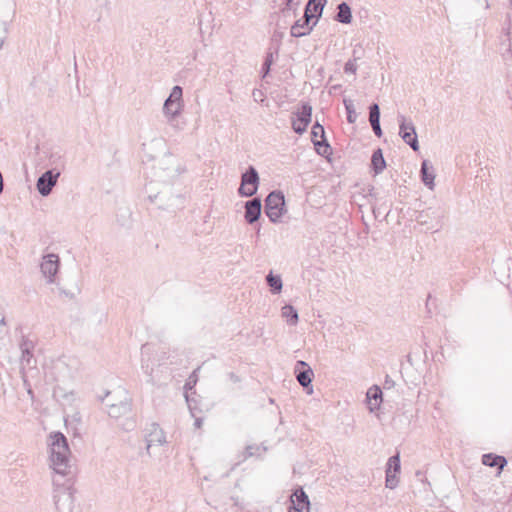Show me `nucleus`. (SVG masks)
<instances>
[{
  "mask_svg": "<svg viewBox=\"0 0 512 512\" xmlns=\"http://www.w3.org/2000/svg\"><path fill=\"white\" fill-rule=\"evenodd\" d=\"M50 438V467L60 475L66 476L70 472V449L67 438L61 432H53Z\"/></svg>",
  "mask_w": 512,
  "mask_h": 512,
  "instance_id": "f257e3e1",
  "label": "nucleus"
},
{
  "mask_svg": "<svg viewBox=\"0 0 512 512\" xmlns=\"http://www.w3.org/2000/svg\"><path fill=\"white\" fill-rule=\"evenodd\" d=\"M104 403L107 413L112 418H120L131 412V399L125 389L118 388L114 391H107L105 396L100 398Z\"/></svg>",
  "mask_w": 512,
  "mask_h": 512,
  "instance_id": "f03ea898",
  "label": "nucleus"
},
{
  "mask_svg": "<svg viewBox=\"0 0 512 512\" xmlns=\"http://www.w3.org/2000/svg\"><path fill=\"white\" fill-rule=\"evenodd\" d=\"M285 196L282 191L274 190L265 199V214L272 223H278L286 212Z\"/></svg>",
  "mask_w": 512,
  "mask_h": 512,
  "instance_id": "7ed1b4c3",
  "label": "nucleus"
},
{
  "mask_svg": "<svg viewBox=\"0 0 512 512\" xmlns=\"http://www.w3.org/2000/svg\"><path fill=\"white\" fill-rule=\"evenodd\" d=\"M182 93V88L176 85L172 88L170 95L164 101L163 113L167 118V122L170 124L181 113L183 107Z\"/></svg>",
  "mask_w": 512,
  "mask_h": 512,
  "instance_id": "20e7f679",
  "label": "nucleus"
},
{
  "mask_svg": "<svg viewBox=\"0 0 512 512\" xmlns=\"http://www.w3.org/2000/svg\"><path fill=\"white\" fill-rule=\"evenodd\" d=\"M313 108L310 103L302 102L300 109L292 113L291 125L293 131L302 135L307 131V128L312 120Z\"/></svg>",
  "mask_w": 512,
  "mask_h": 512,
  "instance_id": "39448f33",
  "label": "nucleus"
},
{
  "mask_svg": "<svg viewBox=\"0 0 512 512\" xmlns=\"http://www.w3.org/2000/svg\"><path fill=\"white\" fill-rule=\"evenodd\" d=\"M260 178L256 168L250 165L241 175V184L238 188V194L241 197L254 196L259 187Z\"/></svg>",
  "mask_w": 512,
  "mask_h": 512,
  "instance_id": "423d86ee",
  "label": "nucleus"
},
{
  "mask_svg": "<svg viewBox=\"0 0 512 512\" xmlns=\"http://www.w3.org/2000/svg\"><path fill=\"white\" fill-rule=\"evenodd\" d=\"M398 122L399 136L413 151H418L420 146L413 122L408 120L404 115L398 116Z\"/></svg>",
  "mask_w": 512,
  "mask_h": 512,
  "instance_id": "0eeeda50",
  "label": "nucleus"
},
{
  "mask_svg": "<svg viewBox=\"0 0 512 512\" xmlns=\"http://www.w3.org/2000/svg\"><path fill=\"white\" fill-rule=\"evenodd\" d=\"M60 174V170L57 169H49L42 173L36 182V189L38 193L43 197L50 195L52 189L58 182Z\"/></svg>",
  "mask_w": 512,
  "mask_h": 512,
  "instance_id": "6e6552de",
  "label": "nucleus"
},
{
  "mask_svg": "<svg viewBox=\"0 0 512 512\" xmlns=\"http://www.w3.org/2000/svg\"><path fill=\"white\" fill-rule=\"evenodd\" d=\"M317 23L318 22L312 18L311 14L304 12L303 16L296 20L295 23L291 26V36L296 38L306 36L310 34Z\"/></svg>",
  "mask_w": 512,
  "mask_h": 512,
  "instance_id": "1a4fd4ad",
  "label": "nucleus"
},
{
  "mask_svg": "<svg viewBox=\"0 0 512 512\" xmlns=\"http://www.w3.org/2000/svg\"><path fill=\"white\" fill-rule=\"evenodd\" d=\"M401 464H400V455L399 453L391 456L388 459L386 465V487L389 489H394L398 485L397 475L400 473Z\"/></svg>",
  "mask_w": 512,
  "mask_h": 512,
  "instance_id": "9d476101",
  "label": "nucleus"
},
{
  "mask_svg": "<svg viewBox=\"0 0 512 512\" xmlns=\"http://www.w3.org/2000/svg\"><path fill=\"white\" fill-rule=\"evenodd\" d=\"M290 502L288 512H310V500L302 487L294 490Z\"/></svg>",
  "mask_w": 512,
  "mask_h": 512,
  "instance_id": "9b49d317",
  "label": "nucleus"
},
{
  "mask_svg": "<svg viewBox=\"0 0 512 512\" xmlns=\"http://www.w3.org/2000/svg\"><path fill=\"white\" fill-rule=\"evenodd\" d=\"M54 504L57 512H72L74 508V497L70 491L61 488L54 493Z\"/></svg>",
  "mask_w": 512,
  "mask_h": 512,
  "instance_id": "f8f14e48",
  "label": "nucleus"
},
{
  "mask_svg": "<svg viewBox=\"0 0 512 512\" xmlns=\"http://www.w3.org/2000/svg\"><path fill=\"white\" fill-rule=\"evenodd\" d=\"M295 375L297 381L303 388L310 387L308 393H311V383L314 376L312 368L305 361L299 360L295 365Z\"/></svg>",
  "mask_w": 512,
  "mask_h": 512,
  "instance_id": "ddd939ff",
  "label": "nucleus"
},
{
  "mask_svg": "<svg viewBox=\"0 0 512 512\" xmlns=\"http://www.w3.org/2000/svg\"><path fill=\"white\" fill-rule=\"evenodd\" d=\"M146 441V452L150 455V449L155 445H163L166 443V437L164 431L160 428L157 423H151L148 429V433L145 436Z\"/></svg>",
  "mask_w": 512,
  "mask_h": 512,
  "instance_id": "4468645a",
  "label": "nucleus"
},
{
  "mask_svg": "<svg viewBox=\"0 0 512 512\" xmlns=\"http://www.w3.org/2000/svg\"><path fill=\"white\" fill-rule=\"evenodd\" d=\"M59 264L60 260L56 254L51 253L43 257L40 268L44 276L48 278L49 283L54 281L53 279L59 270Z\"/></svg>",
  "mask_w": 512,
  "mask_h": 512,
  "instance_id": "2eb2a0df",
  "label": "nucleus"
},
{
  "mask_svg": "<svg viewBox=\"0 0 512 512\" xmlns=\"http://www.w3.org/2000/svg\"><path fill=\"white\" fill-rule=\"evenodd\" d=\"M245 213L244 218L248 224H253L257 222L261 216L262 211V203L261 199L255 197L251 200L245 202L244 205Z\"/></svg>",
  "mask_w": 512,
  "mask_h": 512,
  "instance_id": "dca6fc26",
  "label": "nucleus"
},
{
  "mask_svg": "<svg viewBox=\"0 0 512 512\" xmlns=\"http://www.w3.org/2000/svg\"><path fill=\"white\" fill-rule=\"evenodd\" d=\"M380 107L377 103H372L369 106V122L374 134L377 137H382L383 132L380 125Z\"/></svg>",
  "mask_w": 512,
  "mask_h": 512,
  "instance_id": "f3484780",
  "label": "nucleus"
},
{
  "mask_svg": "<svg viewBox=\"0 0 512 512\" xmlns=\"http://www.w3.org/2000/svg\"><path fill=\"white\" fill-rule=\"evenodd\" d=\"M382 396L383 393L379 386L374 385L368 389L366 397L371 412L377 410L380 407Z\"/></svg>",
  "mask_w": 512,
  "mask_h": 512,
  "instance_id": "a211bd4d",
  "label": "nucleus"
},
{
  "mask_svg": "<svg viewBox=\"0 0 512 512\" xmlns=\"http://www.w3.org/2000/svg\"><path fill=\"white\" fill-rule=\"evenodd\" d=\"M421 180L423 184L432 189L434 187L435 173L433 166L430 165L428 160H423L420 169Z\"/></svg>",
  "mask_w": 512,
  "mask_h": 512,
  "instance_id": "6ab92c4d",
  "label": "nucleus"
},
{
  "mask_svg": "<svg viewBox=\"0 0 512 512\" xmlns=\"http://www.w3.org/2000/svg\"><path fill=\"white\" fill-rule=\"evenodd\" d=\"M482 463L488 467H497L498 474H500L504 467L507 465V459L501 455L487 453L482 456Z\"/></svg>",
  "mask_w": 512,
  "mask_h": 512,
  "instance_id": "aec40b11",
  "label": "nucleus"
},
{
  "mask_svg": "<svg viewBox=\"0 0 512 512\" xmlns=\"http://www.w3.org/2000/svg\"><path fill=\"white\" fill-rule=\"evenodd\" d=\"M327 0H309L305 6L304 12L311 14L312 18L318 22L322 15Z\"/></svg>",
  "mask_w": 512,
  "mask_h": 512,
  "instance_id": "412c9836",
  "label": "nucleus"
},
{
  "mask_svg": "<svg viewBox=\"0 0 512 512\" xmlns=\"http://www.w3.org/2000/svg\"><path fill=\"white\" fill-rule=\"evenodd\" d=\"M371 168L376 175L382 173L386 168V161L381 148L373 151L371 156Z\"/></svg>",
  "mask_w": 512,
  "mask_h": 512,
  "instance_id": "4be33fe9",
  "label": "nucleus"
},
{
  "mask_svg": "<svg viewBox=\"0 0 512 512\" xmlns=\"http://www.w3.org/2000/svg\"><path fill=\"white\" fill-rule=\"evenodd\" d=\"M335 20L342 24H349L352 21V11L346 2H341L337 6Z\"/></svg>",
  "mask_w": 512,
  "mask_h": 512,
  "instance_id": "5701e85b",
  "label": "nucleus"
},
{
  "mask_svg": "<svg viewBox=\"0 0 512 512\" xmlns=\"http://www.w3.org/2000/svg\"><path fill=\"white\" fill-rule=\"evenodd\" d=\"M281 312L282 317L286 319L289 325H296L298 323V311L292 305L286 304L282 307Z\"/></svg>",
  "mask_w": 512,
  "mask_h": 512,
  "instance_id": "b1692460",
  "label": "nucleus"
},
{
  "mask_svg": "<svg viewBox=\"0 0 512 512\" xmlns=\"http://www.w3.org/2000/svg\"><path fill=\"white\" fill-rule=\"evenodd\" d=\"M266 281L272 294H279L282 291L283 283L280 275L270 272L266 276Z\"/></svg>",
  "mask_w": 512,
  "mask_h": 512,
  "instance_id": "393cba45",
  "label": "nucleus"
},
{
  "mask_svg": "<svg viewBox=\"0 0 512 512\" xmlns=\"http://www.w3.org/2000/svg\"><path fill=\"white\" fill-rule=\"evenodd\" d=\"M315 148V151L318 155L323 157H328L332 154V148L330 144L328 143L327 139H322L318 141L312 142Z\"/></svg>",
  "mask_w": 512,
  "mask_h": 512,
  "instance_id": "a878e982",
  "label": "nucleus"
},
{
  "mask_svg": "<svg viewBox=\"0 0 512 512\" xmlns=\"http://www.w3.org/2000/svg\"><path fill=\"white\" fill-rule=\"evenodd\" d=\"M50 165L54 166L52 169L60 170V168L64 167L65 160L61 151H54L49 156Z\"/></svg>",
  "mask_w": 512,
  "mask_h": 512,
  "instance_id": "bb28decb",
  "label": "nucleus"
},
{
  "mask_svg": "<svg viewBox=\"0 0 512 512\" xmlns=\"http://www.w3.org/2000/svg\"><path fill=\"white\" fill-rule=\"evenodd\" d=\"M343 103L347 114V121L352 124L357 119L354 103L350 99H344Z\"/></svg>",
  "mask_w": 512,
  "mask_h": 512,
  "instance_id": "cd10ccee",
  "label": "nucleus"
},
{
  "mask_svg": "<svg viewBox=\"0 0 512 512\" xmlns=\"http://www.w3.org/2000/svg\"><path fill=\"white\" fill-rule=\"evenodd\" d=\"M318 137L320 138L319 140L326 139V134L324 127L316 121L311 129V141H318Z\"/></svg>",
  "mask_w": 512,
  "mask_h": 512,
  "instance_id": "c85d7f7f",
  "label": "nucleus"
},
{
  "mask_svg": "<svg viewBox=\"0 0 512 512\" xmlns=\"http://www.w3.org/2000/svg\"><path fill=\"white\" fill-rule=\"evenodd\" d=\"M273 61H274L273 60V53L272 52H268L266 54L265 60H264V62L262 64V68H261V73H262V77L263 78H265L270 73Z\"/></svg>",
  "mask_w": 512,
  "mask_h": 512,
  "instance_id": "c756f323",
  "label": "nucleus"
},
{
  "mask_svg": "<svg viewBox=\"0 0 512 512\" xmlns=\"http://www.w3.org/2000/svg\"><path fill=\"white\" fill-rule=\"evenodd\" d=\"M182 205H183V198L181 196H176L173 199H170V203H168L166 205H160L159 207L163 208V209L172 208L174 211L175 209L182 207Z\"/></svg>",
  "mask_w": 512,
  "mask_h": 512,
  "instance_id": "7c9ffc66",
  "label": "nucleus"
},
{
  "mask_svg": "<svg viewBox=\"0 0 512 512\" xmlns=\"http://www.w3.org/2000/svg\"><path fill=\"white\" fill-rule=\"evenodd\" d=\"M186 401H187L188 407H189V409H190V411L192 413V416L195 417V422H194L195 427L200 428L202 426L203 419L196 417L194 412H193L195 410V406L193 405V403L195 401L193 399H191L187 395H186Z\"/></svg>",
  "mask_w": 512,
  "mask_h": 512,
  "instance_id": "2f4dec72",
  "label": "nucleus"
},
{
  "mask_svg": "<svg viewBox=\"0 0 512 512\" xmlns=\"http://www.w3.org/2000/svg\"><path fill=\"white\" fill-rule=\"evenodd\" d=\"M32 359H33V352L32 351L21 352V359H20V361H21L22 370H25V368L27 366L31 365Z\"/></svg>",
  "mask_w": 512,
  "mask_h": 512,
  "instance_id": "473e14b6",
  "label": "nucleus"
},
{
  "mask_svg": "<svg viewBox=\"0 0 512 512\" xmlns=\"http://www.w3.org/2000/svg\"><path fill=\"white\" fill-rule=\"evenodd\" d=\"M33 349H34L33 341L23 336L22 340L20 342L21 352L33 351Z\"/></svg>",
  "mask_w": 512,
  "mask_h": 512,
  "instance_id": "72a5a7b5",
  "label": "nucleus"
},
{
  "mask_svg": "<svg viewBox=\"0 0 512 512\" xmlns=\"http://www.w3.org/2000/svg\"><path fill=\"white\" fill-rule=\"evenodd\" d=\"M261 447L258 445H248L245 450L244 458H249L260 454Z\"/></svg>",
  "mask_w": 512,
  "mask_h": 512,
  "instance_id": "f704fd0d",
  "label": "nucleus"
},
{
  "mask_svg": "<svg viewBox=\"0 0 512 512\" xmlns=\"http://www.w3.org/2000/svg\"><path fill=\"white\" fill-rule=\"evenodd\" d=\"M358 69V66L356 64V61L349 59L345 65H344V72L345 73H351L353 75L356 74Z\"/></svg>",
  "mask_w": 512,
  "mask_h": 512,
  "instance_id": "c9c22d12",
  "label": "nucleus"
},
{
  "mask_svg": "<svg viewBox=\"0 0 512 512\" xmlns=\"http://www.w3.org/2000/svg\"><path fill=\"white\" fill-rule=\"evenodd\" d=\"M300 4V0H286L284 12L288 10H295Z\"/></svg>",
  "mask_w": 512,
  "mask_h": 512,
  "instance_id": "e433bc0d",
  "label": "nucleus"
},
{
  "mask_svg": "<svg viewBox=\"0 0 512 512\" xmlns=\"http://www.w3.org/2000/svg\"><path fill=\"white\" fill-rule=\"evenodd\" d=\"M362 58V54H361V51L360 49H353L352 51V59L351 60H354V61H358Z\"/></svg>",
  "mask_w": 512,
  "mask_h": 512,
  "instance_id": "4c0bfd02",
  "label": "nucleus"
},
{
  "mask_svg": "<svg viewBox=\"0 0 512 512\" xmlns=\"http://www.w3.org/2000/svg\"><path fill=\"white\" fill-rule=\"evenodd\" d=\"M394 386V381L387 375L384 382V388L390 389Z\"/></svg>",
  "mask_w": 512,
  "mask_h": 512,
  "instance_id": "58836bf2",
  "label": "nucleus"
},
{
  "mask_svg": "<svg viewBox=\"0 0 512 512\" xmlns=\"http://www.w3.org/2000/svg\"><path fill=\"white\" fill-rule=\"evenodd\" d=\"M165 196H166V194H165V193L160 192V193H158V194H156V195H154V196H151V195H150V196H149V199H150L151 201H154V200H156V199H159L160 201H162V200L165 198Z\"/></svg>",
  "mask_w": 512,
  "mask_h": 512,
  "instance_id": "ea45409f",
  "label": "nucleus"
},
{
  "mask_svg": "<svg viewBox=\"0 0 512 512\" xmlns=\"http://www.w3.org/2000/svg\"><path fill=\"white\" fill-rule=\"evenodd\" d=\"M142 368L144 369V372L151 377L152 369L149 370V365L145 364L144 360H142Z\"/></svg>",
  "mask_w": 512,
  "mask_h": 512,
  "instance_id": "a19ab883",
  "label": "nucleus"
},
{
  "mask_svg": "<svg viewBox=\"0 0 512 512\" xmlns=\"http://www.w3.org/2000/svg\"><path fill=\"white\" fill-rule=\"evenodd\" d=\"M229 377L233 382L239 381V377L237 375H235L233 372L229 373Z\"/></svg>",
  "mask_w": 512,
  "mask_h": 512,
  "instance_id": "79ce46f5",
  "label": "nucleus"
},
{
  "mask_svg": "<svg viewBox=\"0 0 512 512\" xmlns=\"http://www.w3.org/2000/svg\"><path fill=\"white\" fill-rule=\"evenodd\" d=\"M443 217V213L439 210H435V218L438 220Z\"/></svg>",
  "mask_w": 512,
  "mask_h": 512,
  "instance_id": "37998d69",
  "label": "nucleus"
},
{
  "mask_svg": "<svg viewBox=\"0 0 512 512\" xmlns=\"http://www.w3.org/2000/svg\"><path fill=\"white\" fill-rule=\"evenodd\" d=\"M110 400L112 401V403H118L119 398H118V396H111Z\"/></svg>",
  "mask_w": 512,
  "mask_h": 512,
  "instance_id": "c03bdc74",
  "label": "nucleus"
},
{
  "mask_svg": "<svg viewBox=\"0 0 512 512\" xmlns=\"http://www.w3.org/2000/svg\"><path fill=\"white\" fill-rule=\"evenodd\" d=\"M5 324H6L5 317H2L0 320V325H5Z\"/></svg>",
  "mask_w": 512,
  "mask_h": 512,
  "instance_id": "a18cd8bd",
  "label": "nucleus"
},
{
  "mask_svg": "<svg viewBox=\"0 0 512 512\" xmlns=\"http://www.w3.org/2000/svg\"><path fill=\"white\" fill-rule=\"evenodd\" d=\"M146 349H147V344L142 345V347H141L142 353H144L146 351Z\"/></svg>",
  "mask_w": 512,
  "mask_h": 512,
  "instance_id": "49530a36",
  "label": "nucleus"
},
{
  "mask_svg": "<svg viewBox=\"0 0 512 512\" xmlns=\"http://www.w3.org/2000/svg\"><path fill=\"white\" fill-rule=\"evenodd\" d=\"M2 45H3V39L1 38L0 39V48L2 47Z\"/></svg>",
  "mask_w": 512,
  "mask_h": 512,
  "instance_id": "de8ad7c7",
  "label": "nucleus"
},
{
  "mask_svg": "<svg viewBox=\"0 0 512 512\" xmlns=\"http://www.w3.org/2000/svg\"><path fill=\"white\" fill-rule=\"evenodd\" d=\"M430 298H431V295H428V299H430ZM428 301L429 300H427L426 306H428Z\"/></svg>",
  "mask_w": 512,
  "mask_h": 512,
  "instance_id": "09e8293b",
  "label": "nucleus"
},
{
  "mask_svg": "<svg viewBox=\"0 0 512 512\" xmlns=\"http://www.w3.org/2000/svg\"><path fill=\"white\" fill-rule=\"evenodd\" d=\"M28 393H29V394H32V390H31V388H29V389H28Z\"/></svg>",
  "mask_w": 512,
  "mask_h": 512,
  "instance_id": "8fccbe9b",
  "label": "nucleus"
}]
</instances>
